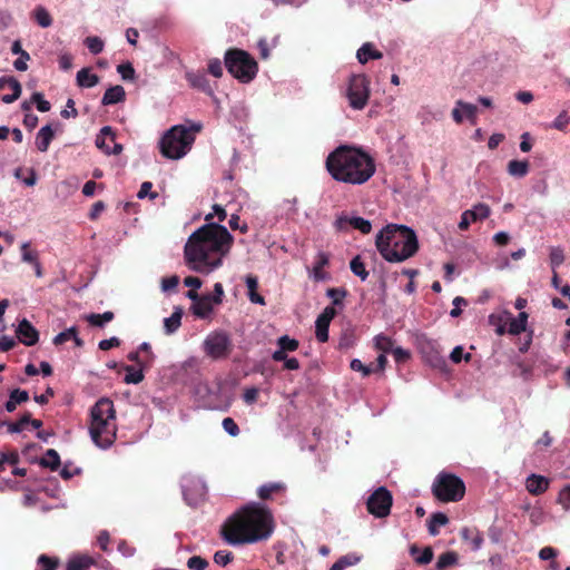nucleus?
Wrapping results in <instances>:
<instances>
[{
    "label": "nucleus",
    "mask_w": 570,
    "mask_h": 570,
    "mask_svg": "<svg viewBox=\"0 0 570 570\" xmlns=\"http://www.w3.org/2000/svg\"><path fill=\"white\" fill-rule=\"evenodd\" d=\"M214 305L210 294L202 295V297L191 305V312L198 318H208L214 311Z\"/></svg>",
    "instance_id": "obj_21"
},
{
    "label": "nucleus",
    "mask_w": 570,
    "mask_h": 570,
    "mask_svg": "<svg viewBox=\"0 0 570 570\" xmlns=\"http://www.w3.org/2000/svg\"><path fill=\"white\" fill-rule=\"evenodd\" d=\"M351 368L356 372H361L364 376H367L372 373V368L370 366L364 365L358 358H353L351 361Z\"/></svg>",
    "instance_id": "obj_64"
},
{
    "label": "nucleus",
    "mask_w": 570,
    "mask_h": 570,
    "mask_svg": "<svg viewBox=\"0 0 570 570\" xmlns=\"http://www.w3.org/2000/svg\"><path fill=\"white\" fill-rule=\"evenodd\" d=\"M351 271L354 275L358 276L362 281H365L368 276V272L365 268L364 263L360 256L354 257L350 263Z\"/></svg>",
    "instance_id": "obj_43"
},
{
    "label": "nucleus",
    "mask_w": 570,
    "mask_h": 570,
    "mask_svg": "<svg viewBox=\"0 0 570 570\" xmlns=\"http://www.w3.org/2000/svg\"><path fill=\"white\" fill-rule=\"evenodd\" d=\"M181 490L187 504L197 505L206 494V484L199 478L187 474L181 479Z\"/></svg>",
    "instance_id": "obj_12"
},
{
    "label": "nucleus",
    "mask_w": 570,
    "mask_h": 570,
    "mask_svg": "<svg viewBox=\"0 0 570 570\" xmlns=\"http://www.w3.org/2000/svg\"><path fill=\"white\" fill-rule=\"evenodd\" d=\"M29 59V53L27 51H21L19 58L13 62V67L19 71H26L28 69L27 62Z\"/></svg>",
    "instance_id": "obj_63"
},
{
    "label": "nucleus",
    "mask_w": 570,
    "mask_h": 570,
    "mask_svg": "<svg viewBox=\"0 0 570 570\" xmlns=\"http://www.w3.org/2000/svg\"><path fill=\"white\" fill-rule=\"evenodd\" d=\"M273 532V517L268 509L250 504L232 515L223 528L224 539L233 546L267 539Z\"/></svg>",
    "instance_id": "obj_2"
},
{
    "label": "nucleus",
    "mask_w": 570,
    "mask_h": 570,
    "mask_svg": "<svg viewBox=\"0 0 570 570\" xmlns=\"http://www.w3.org/2000/svg\"><path fill=\"white\" fill-rule=\"evenodd\" d=\"M37 23L42 28H48L52 24V18L48 10L43 7H37L33 12Z\"/></svg>",
    "instance_id": "obj_40"
},
{
    "label": "nucleus",
    "mask_w": 570,
    "mask_h": 570,
    "mask_svg": "<svg viewBox=\"0 0 570 570\" xmlns=\"http://www.w3.org/2000/svg\"><path fill=\"white\" fill-rule=\"evenodd\" d=\"M346 291L343 288H328L326 291L327 297H330L334 305L342 304L343 298L346 296Z\"/></svg>",
    "instance_id": "obj_52"
},
{
    "label": "nucleus",
    "mask_w": 570,
    "mask_h": 570,
    "mask_svg": "<svg viewBox=\"0 0 570 570\" xmlns=\"http://www.w3.org/2000/svg\"><path fill=\"white\" fill-rule=\"evenodd\" d=\"M225 65L230 75L240 82H250L257 73L256 61L244 50H228L225 53Z\"/></svg>",
    "instance_id": "obj_7"
},
{
    "label": "nucleus",
    "mask_w": 570,
    "mask_h": 570,
    "mask_svg": "<svg viewBox=\"0 0 570 570\" xmlns=\"http://www.w3.org/2000/svg\"><path fill=\"white\" fill-rule=\"evenodd\" d=\"M71 337H75V326H71L63 332H60L53 337V344L55 345H61L66 343L67 341H70Z\"/></svg>",
    "instance_id": "obj_55"
},
{
    "label": "nucleus",
    "mask_w": 570,
    "mask_h": 570,
    "mask_svg": "<svg viewBox=\"0 0 570 570\" xmlns=\"http://www.w3.org/2000/svg\"><path fill=\"white\" fill-rule=\"evenodd\" d=\"M86 321L97 327H104L107 323L111 322L114 320V313L110 311H107L102 314H88L85 316Z\"/></svg>",
    "instance_id": "obj_34"
},
{
    "label": "nucleus",
    "mask_w": 570,
    "mask_h": 570,
    "mask_svg": "<svg viewBox=\"0 0 570 570\" xmlns=\"http://www.w3.org/2000/svg\"><path fill=\"white\" fill-rule=\"evenodd\" d=\"M472 214L474 220H482L490 216V207L487 204L479 203L472 209H468Z\"/></svg>",
    "instance_id": "obj_45"
},
{
    "label": "nucleus",
    "mask_w": 570,
    "mask_h": 570,
    "mask_svg": "<svg viewBox=\"0 0 570 570\" xmlns=\"http://www.w3.org/2000/svg\"><path fill=\"white\" fill-rule=\"evenodd\" d=\"M186 79L190 83L191 87L207 90L209 88L208 80L203 72H193L188 71L186 72Z\"/></svg>",
    "instance_id": "obj_33"
},
{
    "label": "nucleus",
    "mask_w": 570,
    "mask_h": 570,
    "mask_svg": "<svg viewBox=\"0 0 570 570\" xmlns=\"http://www.w3.org/2000/svg\"><path fill=\"white\" fill-rule=\"evenodd\" d=\"M30 414H24L18 422L8 423V431L10 433H20L24 426L29 424Z\"/></svg>",
    "instance_id": "obj_51"
},
{
    "label": "nucleus",
    "mask_w": 570,
    "mask_h": 570,
    "mask_svg": "<svg viewBox=\"0 0 570 570\" xmlns=\"http://www.w3.org/2000/svg\"><path fill=\"white\" fill-rule=\"evenodd\" d=\"M529 520L532 525L537 527L546 521V512L541 505H534L530 509Z\"/></svg>",
    "instance_id": "obj_46"
},
{
    "label": "nucleus",
    "mask_w": 570,
    "mask_h": 570,
    "mask_svg": "<svg viewBox=\"0 0 570 570\" xmlns=\"http://www.w3.org/2000/svg\"><path fill=\"white\" fill-rule=\"evenodd\" d=\"M458 561V556L453 551H449L445 553H442L438 561H436V569L438 570H444L445 568L455 564Z\"/></svg>",
    "instance_id": "obj_42"
},
{
    "label": "nucleus",
    "mask_w": 570,
    "mask_h": 570,
    "mask_svg": "<svg viewBox=\"0 0 570 570\" xmlns=\"http://www.w3.org/2000/svg\"><path fill=\"white\" fill-rule=\"evenodd\" d=\"M366 505L371 514L384 518L390 514L392 494L385 487H380L368 497Z\"/></svg>",
    "instance_id": "obj_11"
},
{
    "label": "nucleus",
    "mask_w": 570,
    "mask_h": 570,
    "mask_svg": "<svg viewBox=\"0 0 570 570\" xmlns=\"http://www.w3.org/2000/svg\"><path fill=\"white\" fill-rule=\"evenodd\" d=\"M76 82L80 88H92L99 83V77L90 68H82L77 72Z\"/></svg>",
    "instance_id": "obj_26"
},
{
    "label": "nucleus",
    "mask_w": 570,
    "mask_h": 570,
    "mask_svg": "<svg viewBox=\"0 0 570 570\" xmlns=\"http://www.w3.org/2000/svg\"><path fill=\"white\" fill-rule=\"evenodd\" d=\"M449 522L448 517L442 512L433 513L429 521V532L431 535L439 533V528L445 525Z\"/></svg>",
    "instance_id": "obj_37"
},
{
    "label": "nucleus",
    "mask_w": 570,
    "mask_h": 570,
    "mask_svg": "<svg viewBox=\"0 0 570 570\" xmlns=\"http://www.w3.org/2000/svg\"><path fill=\"white\" fill-rule=\"evenodd\" d=\"M92 560L86 556H76L69 559L66 570H88Z\"/></svg>",
    "instance_id": "obj_36"
},
{
    "label": "nucleus",
    "mask_w": 570,
    "mask_h": 570,
    "mask_svg": "<svg viewBox=\"0 0 570 570\" xmlns=\"http://www.w3.org/2000/svg\"><path fill=\"white\" fill-rule=\"evenodd\" d=\"M508 173L513 177L522 178L529 173V163L527 160H511L508 164Z\"/></svg>",
    "instance_id": "obj_32"
},
{
    "label": "nucleus",
    "mask_w": 570,
    "mask_h": 570,
    "mask_svg": "<svg viewBox=\"0 0 570 570\" xmlns=\"http://www.w3.org/2000/svg\"><path fill=\"white\" fill-rule=\"evenodd\" d=\"M96 146L106 155H119L122 151V145L115 142V132L109 126L100 129L96 138Z\"/></svg>",
    "instance_id": "obj_13"
},
{
    "label": "nucleus",
    "mask_w": 570,
    "mask_h": 570,
    "mask_svg": "<svg viewBox=\"0 0 570 570\" xmlns=\"http://www.w3.org/2000/svg\"><path fill=\"white\" fill-rule=\"evenodd\" d=\"M200 124L173 126L160 139L159 147L164 157L169 159L183 158L191 148L196 132L200 131Z\"/></svg>",
    "instance_id": "obj_6"
},
{
    "label": "nucleus",
    "mask_w": 570,
    "mask_h": 570,
    "mask_svg": "<svg viewBox=\"0 0 570 570\" xmlns=\"http://www.w3.org/2000/svg\"><path fill=\"white\" fill-rule=\"evenodd\" d=\"M40 464L51 470H56L60 464L58 452L53 449L47 450L46 454L40 460Z\"/></svg>",
    "instance_id": "obj_38"
},
{
    "label": "nucleus",
    "mask_w": 570,
    "mask_h": 570,
    "mask_svg": "<svg viewBox=\"0 0 570 570\" xmlns=\"http://www.w3.org/2000/svg\"><path fill=\"white\" fill-rule=\"evenodd\" d=\"M335 315L336 309L333 306H327L317 316L315 321V335L320 342L324 343L328 340V326Z\"/></svg>",
    "instance_id": "obj_15"
},
{
    "label": "nucleus",
    "mask_w": 570,
    "mask_h": 570,
    "mask_svg": "<svg viewBox=\"0 0 570 570\" xmlns=\"http://www.w3.org/2000/svg\"><path fill=\"white\" fill-rule=\"evenodd\" d=\"M345 97L352 109H364L370 98L368 78L365 75H352L347 81Z\"/></svg>",
    "instance_id": "obj_9"
},
{
    "label": "nucleus",
    "mask_w": 570,
    "mask_h": 570,
    "mask_svg": "<svg viewBox=\"0 0 570 570\" xmlns=\"http://www.w3.org/2000/svg\"><path fill=\"white\" fill-rule=\"evenodd\" d=\"M208 72L216 78L223 75V63L219 59L214 58L208 61Z\"/></svg>",
    "instance_id": "obj_60"
},
{
    "label": "nucleus",
    "mask_w": 570,
    "mask_h": 570,
    "mask_svg": "<svg viewBox=\"0 0 570 570\" xmlns=\"http://www.w3.org/2000/svg\"><path fill=\"white\" fill-rule=\"evenodd\" d=\"M450 358L453 363H459L462 360L469 362L471 360V354L470 353L463 354V347L459 345L452 350V352L450 354Z\"/></svg>",
    "instance_id": "obj_59"
},
{
    "label": "nucleus",
    "mask_w": 570,
    "mask_h": 570,
    "mask_svg": "<svg viewBox=\"0 0 570 570\" xmlns=\"http://www.w3.org/2000/svg\"><path fill=\"white\" fill-rule=\"evenodd\" d=\"M32 101L37 105V109L41 112H47L50 110L51 105L48 100H46L40 92H35L31 97Z\"/></svg>",
    "instance_id": "obj_53"
},
{
    "label": "nucleus",
    "mask_w": 570,
    "mask_h": 570,
    "mask_svg": "<svg viewBox=\"0 0 570 570\" xmlns=\"http://www.w3.org/2000/svg\"><path fill=\"white\" fill-rule=\"evenodd\" d=\"M550 485V480L543 475L532 473L525 479V489L534 495L544 493Z\"/></svg>",
    "instance_id": "obj_20"
},
{
    "label": "nucleus",
    "mask_w": 570,
    "mask_h": 570,
    "mask_svg": "<svg viewBox=\"0 0 570 570\" xmlns=\"http://www.w3.org/2000/svg\"><path fill=\"white\" fill-rule=\"evenodd\" d=\"M375 246L386 262L402 263L416 254L419 240L411 227L389 224L377 233Z\"/></svg>",
    "instance_id": "obj_4"
},
{
    "label": "nucleus",
    "mask_w": 570,
    "mask_h": 570,
    "mask_svg": "<svg viewBox=\"0 0 570 570\" xmlns=\"http://www.w3.org/2000/svg\"><path fill=\"white\" fill-rule=\"evenodd\" d=\"M564 262V254L561 247L550 248V264L553 269L558 268Z\"/></svg>",
    "instance_id": "obj_49"
},
{
    "label": "nucleus",
    "mask_w": 570,
    "mask_h": 570,
    "mask_svg": "<svg viewBox=\"0 0 570 570\" xmlns=\"http://www.w3.org/2000/svg\"><path fill=\"white\" fill-rule=\"evenodd\" d=\"M20 250H21V259L23 263L33 265L39 261L38 253L36 250L30 249L29 242L22 243L20 246Z\"/></svg>",
    "instance_id": "obj_41"
},
{
    "label": "nucleus",
    "mask_w": 570,
    "mask_h": 570,
    "mask_svg": "<svg viewBox=\"0 0 570 570\" xmlns=\"http://www.w3.org/2000/svg\"><path fill=\"white\" fill-rule=\"evenodd\" d=\"M125 89L117 85L108 88L101 99L104 106L115 105L125 100Z\"/></svg>",
    "instance_id": "obj_24"
},
{
    "label": "nucleus",
    "mask_w": 570,
    "mask_h": 570,
    "mask_svg": "<svg viewBox=\"0 0 570 570\" xmlns=\"http://www.w3.org/2000/svg\"><path fill=\"white\" fill-rule=\"evenodd\" d=\"M557 503L560 504L564 511H570V484L559 491Z\"/></svg>",
    "instance_id": "obj_50"
},
{
    "label": "nucleus",
    "mask_w": 570,
    "mask_h": 570,
    "mask_svg": "<svg viewBox=\"0 0 570 570\" xmlns=\"http://www.w3.org/2000/svg\"><path fill=\"white\" fill-rule=\"evenodd\" d=\"M179 284V277L177 275H173L169 277H164L161 279V291L167 293L174 291Z\"/></svg>",
    "instance_id": "obj_58"
},
{
    "label": "nucleus",
    "mask_w": 570,
    "mask_h": 570,
    "mask_svg": "<svg viewBox=\"0 0 570 570\" xmlns=\"http://www.w3.org/2000/svg\"><path fill=\"white\" fill-rule=\"evenodd\" d=\"M224 431L230 436L239 434V428L232 417H225L222 422Z\"/></svg>",
    "instance_id": "obj_54"
},
{
    "label": "nucleus",
    "mask_w": 570,
    "mask_h": 570,
    "mask_svg": "<svg viewBox=\"0 0 570 570\" xmlns=\"http://www.w3.org/2000/svg\"><path fill=\"white\" fill-rule=\"evenodd\" d=\"M183 311L180 307H176L174 313L164 320V327L167 334L175 333L181 324Z\"/></svg>",
    "instance_id": "obj_31"
},
{
    "label": "nucleus",
    "mask_w": 570,
    "mask_h": 570,
    "mask_svg": "<svg viewBox=\"0 0 570 570\" xmlns=\"http://www.w3.org/2000/svg\"><path fill=\"white\" fill-rule=\"evenodd\" d=\"M374 346L382 353H389L393 347V342L389 336L380 334L374 337Z\"/></svg>",
    "instance_id": "obj_44"
},
{
    "label": "nucleus",
    "mask_w": 570,
    "mask_h": 570,
    "mask_svg": "<svg viewBox=\"0 0 570 570\" xmlns=\"http://www.w3.org/2000/svg\"><path fill=\"white\" fill-rule=\"evenodd\" d=\"M4 89L12 91L10 95H3L1 97V101L7 105L12 104L19 99L22 92L20 82L13 77H0V90Z\"/></svg>",
    "instance_id": "obj_17"
},
{
    "label": "nucleus",
    "mask_w": 570,
    "mask_h": 570,
    "mask_svg": "<svg viewBox=\"0 0 570 570\" xmlns=\"http://www.w3.org/2000/svg\"><path fill=\"white\" fill-rule=\"evenodd\" d=\"M285 489L286 485L283 482H268L258 488L257 494L262 500H268L274 493L283 492Z\"/></svg>",
    "instance_id": "obj_28"
},
{
    "label": "nucleus",
    "mask_w": 570,
    "mask_h": 570,
    "mask_svg": "<svg viewBox=\"0 0 570 570\" xmlns=\"http://www.w3.org/2000/svg\"><path fill=\"white\" fill-rule=\"evenodd\" d=\"M570 122V117L567 111H561L553 120L551 127L558 130H564Z\"/></svg>",
    "instance_id": "obj_57"
},
{
    "label": "nucleus",
    "mask_w": 570,
    "mask_h": 570,
    "mask_svg": "<svg viewBox=\"0 0 570 570\" xmlns=\"http://www.w3.org/2000/svg\"><path fill=\"white\" fill-rule=\"evenodd\" d=\"M55 137V131L51 125H46L40 128L36 136V146L39 151L46 153L49 148L51 140Z\"/></svg>",
    "instance_id": "obj_23"
},
{
    "label": "nucleus",
    "mask_w": 570,
    "mask_h": 570,
    "mask_svg": "<svg viewBox=\"0 0 570 570\" xmlns=\"http://www.w3.org/2000/svg\"><path fill=\"white\" fill-rule=\"evenodd\" d=\"M117 72L122 80L131 81L135 79V69L130 62L120 63L117 66Z\"/></svg>",
    "instance_id": "obj_48"
},
{
    "label": "nucleus",
    "mask_w": 570,
    "mask_h": 570,
    "mask_svg": "<svg viewBox=\"0 0 570 570\" xmlns=\"http://www.w3.org/2000/svg\"><path fill=\"white\" fill-rule=\"evenodd\" d=\"M335 226L338 230H346L348 226L360 230L363 234H368L372 229L370 220L355 216V215H341L335 220Z\"/></svg>",
    "instance_id": "obj_14"
},
{
    "label": "nucleus",
    "mask_w": 570,
    "mask_h": 570,
    "mask_svg": "<svg viewBox=\"0 0 570 570\" xmlns=\"http://www.w3.org/2000/svg\"><path fill=\"white\" fill-rule=\"evenodd\" d=\"M38 563L41 566L42 570H56L58 566V560L49 558L46 554H41L38 558Z\"/></svg>",
    "instance_id": "obj_61"
},
{
    "label": "nucleus",
    "mask_w": 570,
    "mask_h": 570,
    "mask_svg": "<svg viewBox=\"0 0 570 570\" xmlns=\"http://www.w3.org/2000/svg\"><path fill=\"white\" fill-rule=\"evenodd\" d=\"M89 433L100 449L110 448L117 433L116 411L111 400L102 397L90 410Z\"/></svg>",
    "instance_id": "obj_5"
},
{
    "label": "nucleus",
    "mask_w": 570,
    "mask_h": 570,
    "mask_svg": "<svg viewBox=\"0 0 570 570\" xmlns=\"http://www.w3.org/2000/svg\"><path fill=\"white\" fill-rule=\"evenodd\" d=\"M85 45L87 46L88 50L94 55L100 53L105 47L104 41L96 36L87 37L85 40Z\"/></svg>",
    "instance_id": "obj_47"
},
{
    "label": "nucleus",
    "mask_w": 570,
    "mask_h": 570,
    "mask_svg": "<svg viewBox=\"0 0 570 570\" xmlns=\"http://www.w3.org/2000/svg\"><path fill=\"white\" fill-rule=\"evenodd\" d=\"M410 553L412 557H414L415 562L419 564H428L433 559V551L430 547L420 552V549L416 546H411Z\"/></svg>",
    "instance_id": "obj_35"
},
{
    "label": "nucleus",
    "mask_w": 570,
    "mask_h": 570,
    "mask_svg": "<svg viewBox=\"0 0 570 570\" xmlns=\"http://www.w3.org/2000/svg\"><path fill=\"white\" fill-rule=\"evenodd\" d=\"M203 348L212 358H225L232 351V341L226 332L214 331L204 340Z\"/></svg>",
    "instance_id": "obj_10"
},
{
    "label": "nucleus",
    "mask_w": 570,
    "mask_h": 570,
    "mask_svg": "<svg viewBox=\"0 0 570 570\" xmlns=\"http://www.w3.org/2000/svg\"><path fill=\"white\" fill-rule=\"evenodd\" d=\"M126 375L124 377L127 384H139L144 380V373L141 368H135L130 365L125 366Z\"/></svg>",
    "instance_id": "obj_39"
},
{
    "label": "nucleus",
    "mask_w": 570,
    "mask_h": 570,
    "mask_svg": "<svg viewBox=\"0 0 570 570\" xmlns=\"http://www.w3.org/2000/svg\"><path fill=\"white\" fill-rule=\"evenodd\" d=\"M528 324V314L520 312L517 317H512L509 323L508 332L511 335H519L525 331Z\"/></svg>",
    "instance_id": "obj_29"
},
{
    "label": "nucleus",
    "mask_w": 570,
    "mask_h": 570,
    "mask_svg": "<svg viewBox=\"0 0 570 570\" xmlns=\"http://www.w3.org/2000/svg\"><path fill=\"white\" fill-rule=\"evenodd\" d=\"M434 495L442 502H456L465 493L464 482L456 475L440 473L432 487Z\"/></svg>",
    "instance_id": "obj_8"
},
{
    "label": "nucleus",
    "mask_w": 570,
    "mask_h": 570,
    "mask_svg": "<svg viewBox=\"0 0 570 570\" xmlns=\"http://www.w3.org/2000/svg\"><path fill=\"white\" fill-rule=\"evenodd\" d=\"M233 242L225 226L207 223L188 237L184 247L185 264L193 272L209 275L223 265Z\"/></svg>",
    "instance_id": "obj_1"
},
{
    "label": "nucleus",
    "mask_w": 570,
    "mask_h": 570,
    "mask_svg": "<svg viewBox=\"0 0 570 570\" xmlns=\"http://www.w3.org/2000/svg\"><path fill=\"white\" fill-rule=\"evenodd\" d=\"M478 108L475 105L458 100L455 107L452 110V118L456 124L463 122L468 119L472 125L476 122Z\"/></svg>",
    "instance_id": "obj_16"
},
{
    "label": "nucleus",
    "mask_w": 570,
    "mask_h": 570,
    "mask_svg": "<svg viewBox=\"0 0 570 570\" xmlns=\"http://www.w3.org/2000/svg\"><path fill=\"white\" fill-rule=\"evenodd\" d=\"M362 556L355 552L342 556L336 562L332 564L330 570H345L348 567L356 566L361 562Z\"/></svg>",
    "instance_id": "obj_27"
},
{
    "label": "nucleus",
    "mask_w": 570,
    "mask_h": 570,
    "mask_svg": "<svg viewBox=\"0 0 570 570\" xmlns=\"http://www.w3.org/2000/svg\"><path fill=\"white\" fill-rule=\"evenodd\" d=\"M230 560H232V552H229L227 550H219L214 554V561L219 566L225 567L226 564H228L230 562Z\"/></svg>",
    "instance_id": "obj_62"
},
{
    "label": "nucleus",
    "mask_w": 570,
    "mask_h": 570,
    "mask_svg": "<svg viewBox=\"0 0 570 570\" xmlns=\"http://www.w3.org/2000/svg\"><path fill=\"white\" fill-rule=\"evenodd\" d=\"M382 57L383 53L372 42L363 43L356 51V59L361 65H365L370 60H379Z\"/></svg>",
    "instance_id": "obj_22"
},
{
    "label": "nucleus",
    "mask_w": 570,
    "mask_h": 570,
    "mask_svg": "<svg viewBox=\"0 0 570 570\" xmlns=\"http://www.w3.org/2000/svg\"><path fill=\"white\" fill-rule=\"evenodd\" d=\"M328 255L324 252H318L311 271V277H313L315 281L326 279L327 275L323 272V268L328 264Z\"/></svg>",
    "instance_id": "obj_25"
},
{
    "label": "nucleus",
    "mask_w": 570,
    "mask_h": 570,
    "mask_svg": "<svg viewBox=\"0 0 570 570\" xmlns=\"http://www.w3.org/2000/svg\"><path fill=\"white\" fill-rule=\"evenodd\" d=\"M207 566H208V562L199 556H194V557L189 558L187 561V567L190 570H205L207 568Z\"/></svg>",
    "instance_id": "obj_56"
},
{
    "label": "nucleus",
    "mask_w": 570,
    "mask_h": 570,
    "mask_svg": "<svg viewBox=\"0 0 570 570\" xmlns=\"http://www.w3.org/2000/svg\"><path fill=\"white\" fill-rule=\"evenodd\" d=\"M29 400V394L24 390L16 389L10 393L9 400L6 403V410L13 412L18 404L24 403Z\"/></svg>",
    "instance_id": "obj_30"
},
{
    "label": "nucleus",
    "mask_w": 570,
    "mask_h": 570,
    "mask_svg": "<svg viewBox=\"0 0 570 570\" xmlns=\"http://www.w3.org/2000/svg\"><path fill=\"white\" fill-rule=\"evenodd\" d=\"M333 179L352 185L366 183L375 173L373 158L360 148L341 145L326 159Z\"/></svg>",
    "instance_id": "obj_3"
},
{
    "label": "nucleus",
    "mask_w": 570,
    "mask_h": 570,
    "mask_svg": "<svg viewBox=\"0 0 570 570\" xmlns=\"http://www.w3.org/2000/svg\"><path fill=\"white\" fill-rule=\"evenodd\" d=\"M299 343L295 338H291L287 335H283L277 338V350L273 352L272 358L274 361H281L285 358L288 352H294L298 348Z\"/></svg>",
    "instance_id": "obj_19"
},
{
    "label": "nucleus",
    "mask_w": 570,
    "mask_h": 570,
    "mask_svg": "<svg viewBox=\"0 0 570 570\" xmlns=\"http://www.w3.org/2000/svg\"><path fill=\"white\" fill-rule=\"evenodd\" d=\"M16 333L18 340L27 346L35 345L39 340L38 331L26 318L19 323Z\"/></svg>",
    "instance_id": "obj_18"
}]
</instances>
